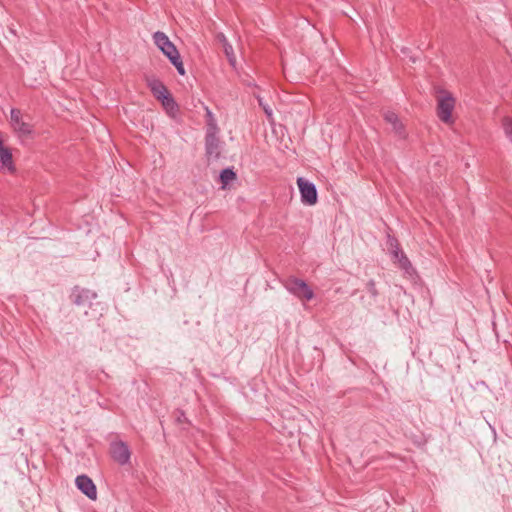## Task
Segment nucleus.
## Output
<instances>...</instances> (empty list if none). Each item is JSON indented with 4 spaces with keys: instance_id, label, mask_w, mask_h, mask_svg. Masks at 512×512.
I'll list each match as a JSON object with an SVG mask.
<instances>
[{
    "instance_id": "obj_24",
    "label": "nucleus",
    "mask_w": 512,
    "mask_h": 512,
    "mask_svg": "<svg viewBox=\"0 0 512 512\" xmlns=\"http://www.w3.org/2000/svg\"><path fill=\"white\" fill-rule=\"evenodd\" d=\"M223 37H225L223 34H221V35L219 36L220 41H222V42H223Z\"/></svg>"
},
{
    "instance_id": "obj_8",
    "label": "nucleus",
    "mask_w": 512,
    "mask_h": 512,
    "mask_svg": "<svg viewBox=\"0 0 512 512\" xmlns=\"http://www.w3.org/2000/svg\"><path fill=\"white\" fill-rule=\"evenodd\" d=\"M152 38L154 44L168 58V60H172L175 55L179 54L177 47L164 32L156 31L153 33Z\"/></svg>"
},
{
    "instance_id": "obj_2",
    "label": "nucleus",
    "mask_w": 512,
    "mask_h": 512,
    "mask_svg": "<svg viewBox=\"0 0 512 512\" xmlns=\"http://www.w3.org/2000/svg\"><path fill=\"white\" fill-rule=\"evenodd\" d=\"M219 128L216 123L210 124L205 134V155L208 159H218L220 157V139L217 136Z\"/></svg>"
},
{
    "instance_id": "obj_7",
    "label": "nucleus",
    "mask_w": 512,
    "mask_h": 512,
    "mask_svg": "<svg viewBox=\"0 0 512 512\" xmlns=\"http://www.w3.org/2000/svg\"><path fill=\"white\" fill-rule=\"evenodd\" d=\"M109 453L111 458L121 466L130 462L131 450L128 444L122 440L112 441L110 443Z\"/></svg>"
},
{
    "instance_id": "obj_19",
    "label": "nucleus",
    "mask_w": 512,
    "mask_h": 512,
    "mask_svg": "<svg viewBox=\"0 0 512 512\" xmlns=\"http://www.w3.org/2000/svg\"><path fill=\"white\" fill-rule=\"evenodd\" d=\"M503 130L505 132L506 137L512 141V118L504 117L502 120Z\"/></svg>"
},
{
    "instance_id": "obj_4",
    "label": "nucleus",
    "mask_w": 512,
    "mask_h": 512,
    "mask_svg": "<svg viewBox=\"0 0 512 512\" xmlns=\"http://www.w3.org/2000/svg\"><path fill=\"white\" fill-rule=\"evenodd\" d=\"M11 126L21 139L33 138L34 129L30 123L23 121L21 111L13 108L10 111Z\"/></svg>"
},
{
    "instance_id": "obj_5",
    "label": "nucleus",
    "mask_w": 512,
    "mask_h": 512,
    "mask_svg": "<svg viewBox=\"0 0 512 512\" xmlns=\"http://www.w3.org/2000/svg\"><path fill=\"white\" fill-rule=\"evenodd\" d=\"M97 298V293L94 290L83 288L79 285L72 287L69 299L75 306H91L92 301Z\"/></svg>"
},
{
    "instance_id": "obj_20",
    "label": "nucleus",
    "mask_w": 512,
    "mask_h": 512,
    "mask_svg": "<svg viewBox=\"0 0 512 512\" xmlns=\"http://www.w3.org/2000/svg\"><path fill=\"white\" fill-rule=\"evenodd\" d=\"M366 289L374 299L379 296V291L377 290L376 283L373 279L366 283Z\"/></svg>"
},
{
    "instance_id": "obj_9",
    "label": "nucleus",
    "mask_w": 512,
    "mask_h": 512,
    "mask_svg": "<svg viewBox=\"0 0 512 512\" xmlns=\"http://www.w3.org/2000/svg\"><path fill=\"white\" fill-rule=\"evenodd\" d=\"M75 485L90 500L97 499V488L93 480L86 474L78 475L75 479Z\"/></svg>"
},
{
    "instance_id": "obj_22",
    "label": "nucleus",
    "mask_w": 512,
    "mask_h": 512,
    "mask_svg": "<svg viewBox=\"0 0 512 512\" xmlns=\"http://www.w3.org/2000/svg\"><path fill=\"white\" fill-rule=\"evenodd\" d=\"M206 117H207V127H209L210 124H212V123H216L212 112L208 108H206Z\"/></svg>"
},
{
    "instance_id": "obj_18",
    "label": "nucleus",
    "mask_w": 512,
    "mask_h": 512,
    "mask_svg": "<svg viewBox=\"0 0 512 512\" xmlns=\"http://www.w3.org/2000/svg\"><path fill=\"white\" fill-rule=\"evenodd\" d=\"M409 438L413 444L419 448L424 447L427 443V438L423 433L411 434Z\"/></svg>"
},
{
    "instance_id": "obj_1",
    "label": "nucleus",
    "mask_w": 512,
    "mask_h": 512,
    "mask_svg": "<svg viewBox=\"0 0 512 512\" xmlns=\"http://www.w3.org/2000/svg\"><path fill=\"white\" fill-rule=\"evenodd\" d=\"M435 93L437 94V107L436 112L438 118L446 123H452L453 117L452 112L455 108L456 100L452 93L448 92L447 90L437 86L434 88Z\"/></svg>"
},
{
    "instance_id": "obj_12",
    "label": "nucleus",
    "mask_w": 512,
    "mask_h": 512,
    "mask_svg": "<svg viewBox=\"0 0 512 512\" xmlns=\"http://www.w3.org/2000/svg\"><path fill=\"white\" fill-rule=\"evenodd\" d=\"M392 257L394 262H398L399 268L402 269L405 272V274L412 276L416 273L410 260L402 250L394 251Z\"/></svg>"
},
{
    "instance_id": "obj_15",
    "label": "nucleus",
    "mask_w": 512,
    "mask_h": 512,
    "mask_svg": "<svg viewBox=\"0 0 512 512\" xmlns=\"http://www.w3.org/2000/svg\"><path fill=\"white\" fill-rule=\"evenodd\" d=\"M223 48H224V53H225L229 63L232 66H235L236 58L234 55L233 47L231 44L228 43V41L226 40L225 37H223Z\"/></svg>"
},
{
    "instance_id": "obj_16",
    "label": "nucleus",
    "mask_w": 512,
    "mask_h": 512,
    "mask_svg": "<svg viewBox=\"0 0 512 512\" xmlns=\"http://www.w3.org/2000/svg\"><path fill=\"white\" fill-rule=\"evenodd\" d=\"M169 61L176 68L179 75L184 76L186 74V70L184 68V64L181 59L180 53L175 55L172 58V60H169Z\"/></svg>"
},
{
    "instance_id": "obj_21",
    "label": "nucleus",
    "mask_w": 512,
    "mask_h": 512,
    "mask_svg": "<svg viewBox=\"0 0 512 512\" xmlns=\"http://www.w3.org/2000/svg\"><path fill=\"white\" fill-rule=\"evenodd\" d=\"M387 243L389 245V248L391 250L392 255L394 254V251H400L401 250L400 244H399L398 240L395 237L388 236Z\"/></svg>"
},
{
    "instance_id": "obj_17",
    "label": "nucleus",
    "mask_w": 512,
    "mask_h": 512,
    "mask_svg": "<svg viewBox=\"0 0 512 512\" xmlns=\"http://www.w3.org/2000/svg\"><path fill=\"white\" fill-rule=\"evenodd\" d=\"M173 414H174L175 422L178 425H181V424H187L188 426L192 425L191 421L186 417V414L182 409H176Z\"/></svg>"
},
{
    "instance_id": "obj_3",
    "label": "nucleus",
    "mask_w": 512,
    "mask_h": 512,
    "mask_svg": "<svg viewBox=\"0 0 512 512\" xmlns=\"http://www.w3.org/2000/svg\"><path fill=\"white\" fill-rule=\"evenodd\" d=\"M285 287L290 293L300 299L310 301L314 297L313 290L307 282L302 279L290 277L286 280Z\"/></svg>"
},
{
    "instance_id": "obj_11",
    "label": "nucleus",
    "mask_w": 512,
    "mask_h": 512,
    "mask_svg": "<svg viewBox=\"0 0 512 512\" xmlns=\"http://www.w3.org/2000/svg\"><path fill=\"white\" fill-rule=\"evenodd\" d=\"M159 102L169 117L173 119L177 117L180 108L171 92L164 96Z\"/></svg>"
},
{
    "instance_id": "obj_10",
    "label": "nucleus",
    "mask_w": 512,
    "mask_h": 512,
    "mask_svg": "<svg viewBox=\"0 0 512 512\" xmlns=\"http://www.w3.org/2000/svg\"><path fill=\"white\" fill-rule=\"evenodd\" d=\"M147 86L156 100L160 101L170 91L165 84L157 78H147Z\"/></svg>"
},
{
    "instance_id": "obj_6",
    "label": "nucleus",
    "mask_w": 512,
    "mask_h": 512,
    "mask_svg": "<svg viewBox=\"0 0 512 512\" xmlns=\"http://www.w3.org/2000/svg\"><path fill=\"white\" fill-rule=\"evenodd\" d=\"M297 185L300 191L301 202L313 206L318 202V192L314 183L303 177L297 178Z\"/></svg>"
},
{
    "instance_id": "obj_14",
    "label": "nucleus",
    "mask_w": 512,
    "mask_h": 512,
    "mask_svg": "<svg viewBox=\"0 0 512 512\" xmlns=\"http://www.w3.org/2000/svg\"><path fill=\"white\" fill-rule=\"evenodd\" d=\"M236 178L237 174L233 167H227L220 171L219 182L223 189H225L231 181L236 180Z\"/></svg>"
},
{
    "instance_id": "obj_23",
    "label": "nucleus",
    "mask_w": 512,
    "mask_h": 512,
    "mask_svg": "<svg viewBox=\"0 0 512 512\" xmlns=\"http://www.w3.org/2000/svg\"><path fill=\"white\" fill-rule=\"evenodd\" d=\"M264 111H265V113H266V115H267L268 117H271V116H272V111H271V109L264 108Z\"/></svg>"
},
{
    "instance_id": "obj_13",
    "label": "nucleus",
    "mask_w": 512,
    "mask_h": 512,
    "mask_svg": "<svg viewBox=\"0 0 512 512\" xmlns=\"http://www.w3.org/2000/svg\"><path fill=\"white\" fill-rule=\"evenodd\" d=\"M384 119L386 120V122L390 123L393 127V130L401 137H404L405 136V129H404V126L402 124V122L400 121L398 115L395 113V112H392V111H387L385 114H384Z\"/></svg>"
}]
</instances>
